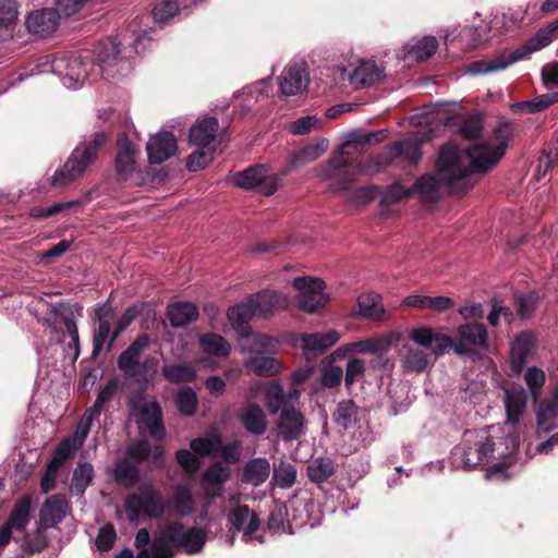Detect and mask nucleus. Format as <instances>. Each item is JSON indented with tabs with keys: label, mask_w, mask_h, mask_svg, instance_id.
<instances>
[{
	"label": "nucleus",
	"mask_w": 558,
	"mask_h": 558,
	"mask_svg": "<svg viewBox=\"0 0 558 558\" xmlns=\"http://www.w3.org/2000/svg\"><path fill=\"white\" fill-rule=\"evenodd\" d=\"M475 173L468 162L462 160L460 148L452 143L441 146L436 173H427L413 184V195L424 204H435L440 198V190L460 194L469 189L468 178Z\"/></svg>",
	"instance_id": "obj_1"
},
{
	"label": "nucleus",
	"mask_w": 558,
	"mask_h": 558,
	"mask_svg": "<svg viewBox=\"0 0 558 558\" xmlns=\"http://www.w3.org/2000/svg\"><path fill=\"white\" fill-rule=\"evenodd\" d=\"M518 129L513 121L501 120L493 130V140L496 145L488 142L460 148L462 160L468 162L475 173H486L505 156L509 142L514 137Z\"/></svg>",
	"instance_id": "obj_2"
},
{
	"label": "nucleus",
	"mask_w": 558,
	"mask_h": 558,
	"mask_svg": "<svg viewBox=\"0 0 558 558\" xmlns=\"http://www.w3.org/2000/svg\"><path fill=\"white\" fill-rule=\"evenodd\" d=\"M365 150L359 133L351 134L328 162L319 166V175L324 180L336 179L331 185L333 193L349 191L355 181V171L351 166Z\"/></svg>",
	"instance_id": "obj_3"
},
{
	"label": "nucleus",
	"mask_w": 558,
	"mask_h": 558,
	"mask_svg": "<svg viewBox=\"0 0 558 558\" xmlns=\"http://www.w3.org/2000/svg\"><path fill=\"white\" fill-rule=\"evenodd\" d=\"M110 135L106 132H96L92 138L78 144L71 153L61 169H58L52 179V186H65L83 175L96 162L101 149L106 147Z\"/></svg>",
	"instance_id": "obj_4"
},
{
	"label": "nucleus",
	"mask_w": 558,
	"mask_h": 558,
	"mask_svg": "<svg viewBox=\"0 0 558 558\" xmlns=\"http://www.w3.org/2000/svg\"><path fill=\"white\" fill-rule=\"evenodd\" d=\"M558 37V17L549 23L546 27L538 29V32L527 39V41L517 50L507 53H501L490 60H481L473 62L471 69L476 74H487L505 70L509 65L524 59L529 54L547 47L555 38Z\"/></svg>",
	"instance_id": "obj_5"
},
{
	"label": "nucleus",
	"mask_w": 558,
	"mask_h": 558,
	"mask_svg": "<svg viewBox=\"0 0 558 558\" xmlns=\"http://www.w3.org/2000/svg\"><path fill=\"white\" fill-rule=\"evenodd\" d=\"M495 442L484 430H466L461 444L450 456L451 464L457 469L473 470L487 462L493 456Z\"/></svg>",
	"instance_id": "obj_6"
},
{
	"label": "nucleus",
	"mask_w": 558,
	"mask_h": 558,
	"mask_svg": "<svg viewBox=\"0 0 558 558\" xmlns=\"http://www.w3.org/2000/svg\"><path fill=\"white\" fill-rule=\"evenodd\" d=\"M125 509L130 521H136L141 513L159 519L166 513L165 498L159 489L151 484H142L138 494H130L125 499Z\"/></svg>",
	"instance_id": "obj_7"
},
{
	"label": "nucleus",
	"mask_w": 558,
	"mask_h": 558,
	"mask_svg": "<svg viewBox=\"0 0 558 558\" xmlns=\"http://www.w3.org/2000/svg\"><path fill=\"white\" fill-rule=\"evenodd\" d=\"M280 175V173H270L263 165H255L235 173L233 183L240 189L270 196L279 187Z\"/></svg>",
	"instance_id": "obj_8"
},
{
	"label": "nucleus",
	"mask_w": 558,
	"mask_h": 558,
	"mask_svg": "<svg viewBox=\"0 0 558 558\" xmlns=\"http://www.w3.org/2000/svg\"><path fill=\"white\" fill-rule=\"evenodd\" d=\"M457 337L454 353L459 356L477 360L481 356L477 349L487 350L489 347L487 327L478 322L461 324L457 328Z\"/></svg>",
	"instance_id": "obj_9"
},
{
	"label": "nucleus",
	"mask_w": 558,
	"mask_h": 558,
	"mask_svg": "<svg viewBox=\"0 0 558 558\" xmlns=\"http://www.w3.org/2000/svg\"><path fill=\"white\" fill-rule=\"evenodd\" d=\"M293 287L300 292L298 305L301 310L313 313L324 307L329 298L323 292L325 282L318 278L296 277Z\"/></svg>",
	"instance_id": "obj_10"
},
{
	"label": "nucleus",
	"mask_w": 558,
	"mask_h": 558,
	"mask_svg": "<svg viewBox=\"0 0 558 558\" xmlns=\"http://www.w3.org/2000/svg\"><path fill=\"white\" fill-rule=\"evenodd\" d=\"M229 531L232 534L243 532L242 539L247 543L251 536L258 531L260 520L258 514L251 510L247 505H238L227 515ZM230 545L234 543V535L229 541Z\"/></svg>",
	"instance_id": "obj_11"
},
{
	"label": "nucleus",
	"mask_w": 558,
	"mask_h": 558,
	"mask_svg": "<svg viewBox=\"0 0 558 558\" xmlns=\"http://www.w3.org/2000/svg\"><path fill=\"white\" fill-rule=\"evenodd\" d=\"M277 433L283 441L300 439L306 434L305 415L294 405H284L277 422Z\"/></svg>",
	"instance_id": "obj_12"
},
{
	"label": "nucleus",
	"mask_w": 558,
	"mask_h": 558,
	"mask_svg": "<svg viewBox=\"0 0 558 558\" xmlns=\"http://www.w3.org/2000/svg\"><path fill=\"white\" fill-rule=\"evenodd\" d=\"M140 423L144 424L154 440L162 441L166 438L163 411L158 400L144 402L140 407Z\"/></svg>",
	"instance_id": "obj_13"
},
{
	"label": "nucleus",
	"mask_w": 558,
	"mask_h": 558,
	"mask_svg": "<svg viewBox=\"0 0 558 558\" xmlns=\"http://www.w3.org/2000/svg\"><path fill=\"white\" fill-rule=\"evenodd\" d=\"M177 149V138L173 133L168 131L151 136L146 145L148 161L151 165L165 162L175 155Z\"/></svg>",
	"instance_id": "obj_14"
},
{
	"label": "nucleus",
	"mask_w": 558,
	"mask_h": 558,
	"mask_svg": "<svg viewBox=\"0 0 558 558\" xmlns=\"http://www.w3.org/2000/svg\"><path fill=\"white\" fill-rule=\"evenodd\" d=\"M138 154V147L126 135L118 136L114 169L121 179H126L129 174L135 171Z\"/></svg>",
	"instance_id": "obj_15"
},
{
	"label": "nucleus",
	"mask_w": 558,
	"mask_h": 558,
	"mask_svg": "<svg viewBox=\"0 0 558 558\" xmlns=\"http://www.w3.org/2000/svg\"><path fill=\"white\" fill-rule=\"evenodd\" d=\"M535 337L531 331L520 332L511 343L509 367L512 375H520L526 364L527 356L535 347Z\"/></svg>",
	"instance_id": "obj_16"
},
{
	"label": "nucleus",
	"mask_w": 558,
	"mask_h": 558,
	"mask_svg": "<svg viewBox=\"0 0 558 558\" xmlns=\"http://www.w3.org/2000/svg\"><path fill=\"white\" fill-rule=\"evenodd\" d=\"M60 14L56 9H41L31 12L26 17V28L31 34L41 37L52 34L59 25Z\"/></svg>",
	"instance_id": "obj_17"
},
{
	"label": "nucleus",
	"mask_w": 558,
	"mask_h": 558,
	"mask_svg": "<svg viewBox=\"0 0 558 558\" xmlns=\"http://www.w3.org/2000/svg\"><path fill=\"white\" fill-rule=\"evenodd\" d=\"M278 81L280 92L283 95L293 96L301 93L308 83L306 65L304 63L288 65L278 77Z\"/></svg>",
	"instance_id": "obj_18"
},
{
	"label": "nucleus",
	"mask_w": 558,
	"mask_h": 558,
	"mask_svg": "<svg viewBox=\"0 0 558 558\" xmlns=\"http://www.w3.org/2000/svg\"><path fill=\"white\" fill-rule=\"evenodd\" d=\"M69 510L64 495L54 494L47 498L39 512V524L43 527H54L63 521Z\"/></svg>",
	"instance_id": "obj_19"
},
{
	"label": "nucleus",
	"mask_w": 558,
	"mask_h": 558,
	"mask_svg": "<svg viewBox=\"0 0 558 558\" xmlns=\"http://www.w3.org/2000/svg\"><path fill=\"white\" fill-rule=\"evenodd\" d=\"M150 343V336L148 333L140 335L123 352L120 353L117 360L118 368L124 373L134 374L140 365V356L142 352L148 348Z\"/></svg>",
	"instance_id": "obj_20"
},
{
	"label": "nucleus",
	"mask_w": 558,
	"mask_h": 558,
	"mask_svg": "<svg viewBox=\"0 0 558 558\" xmlns=\"http://www.w3.org/2000/svg\"><path fill=\"white\" fill-rule=\"evenodd\" d=\"M219 122L215 117H205L191 128L190 143L202 148L213 147L216 141Z\"/></svg>",
	"instance_id": "obj_21"
},
{
	"label": "nucleus",
	"mask_w": 558,
	"mask_h": 558,
	"mask_svg": "<svg viewBox=\"0 0 558 558\" xmlns=\"http://www.w3.org/2000/svg\"><path fill=\"white\" fill-rule=\"evenodd\" d=\"M255 314H257V310L252 295L246 302L231 306L227 312L228 319L232 326L241 332L242 337H247L252 332L248 323Z\"/></svg>",
	"instance_id": "obj_22"
},
{
	"label": "nucleus",
	"mask_w": 558,
	"mask_h": 558,
	"mask_svg": "<svg viewBox=\"0 0 558 558\" xmlns=\"http://www.w3.org/2000/svg\"><path fill=\"white\" fill-rule=\"evenodd\" d=\"M242 426L252 435L260 436L268 428L267 416L260 405L250 403L243 407L239 414Z\"/></svg>",
	"instance_id": "obj_23"
},
{
	"label": "nucleus",
	"mask_w": 558,
	"mask_h": 558,
	"mask_svg": "<svg viewBox=\"0 0 558 558\" xmlns=\"http://www.w3.org/2000/svg\"><path fill=\"white\" fill-rule=\"evenodd\" d=\"M111 475L113 481L125 489L135 487L141 480L140 468L130 459L124 457L114 461Z\"/></svg>",
	"instance_id": "obj_24"
},
{
	"label": "nucleus",
	"mask_w": 558,
	"mask_h": 558,
	"mask_svg": "<svg viewBox=\"0 0 558 558\" xmlns=\"http://www.w3.org/2000/svg\"><path fill=\"white\" fill-rule=\"evenodd\" d=\"M384 77V68L378 66L375 61H361L350 75V83L355 88H361L379 83Z\"/></svg>",
	"instance_id": "obj_25"
},
{
	"label": "nucleus",
	"mask_w": 558,
	"mask_h": 558,
	"mask_svg": "<svg viewBox=\"0 0 558 558\" xmlns=\"http://www.w3.org/2000/svg\"><path fill=\"white\" fill-rule=\"evenodd\" d=\"M558 417V385L554 388L550 398L539 402L536 410V423L538 433H549L555 425L551 421Z\"/></svg>",
	"instance_id": "obj_26"
},
{
	"label": "nucleus",
	"mask_w": 558,
	"mask_h": 558,
	"mask_svg": "<svg viewBox=\"0 0 558 558\" xmlns=\"http://www.w3.org/2000/svg\"><path fill=\"white\" fill-rule=\"evenodd\" d=\"M247 373L259 377H271L280 373L281 363L274 354L250 355L244 363Z\"/></svg>",
	"instance_id": "obj_27"
},
{
	"label": "nucleus",
	"mask_w": 558,
	"mask_h": 558,
	"mask_svg": "<svg viewBox=\"0 0 558 558\" xmlns=\"http://www.w3.org/2000/svg\"><path fill=\"white\" fill-rule=\"evenodd\" d=\"M339 339L340 335L336 330L303 333L300 337V345L304 351L323 353L336 344Z\"/></svg>",
	"instance_id": "obj_28"
},
{
	"label": "nucleus",
	"mask_w": 558,
	"mask_h": 558,
	"mask_svg": "<svg viewBox=\"0 0 558 558\" xmlns=\"http://www.w3.org/2000/svg\"><path fill=\"white\" fill-rule=\"evenodd\" d=\"M257 313L267 316L288 305L287 296L275 290H263L252 295Z\"/></svg>",
	"instance_id": "obj_29"
},
{
	"label": "nucleus",
	"mask_w": 558,
	"mask_h": 558,
	"mask_svg": "<svg viewBox=\"0 0 558 558\" xmlns=\"http://www.w3.org/2000/svg\"><path fill=\"white\" fill-rule=\"evenodd\" d=\"M270 474V463L265 458H254L248 460L242 472V482L253 486L264 484Z\"/></svg>",
	"instance_id": "obj_30"
},
{
	"label": "nucleus",
	"mask_w": 558,
	"mask_h": 558,
	"mask_svg": "<svg viewBox=\"0 0 558 558\" xmlns=\"http://www.w3.org/2000/svg\"><path fill=\"white\" fill-rule=\"evenodd\" d=\"M167 317L172 327H184L197 319L198 308L191 302H178L168 306Z\"/></svg>",
	"instance_id": "obj_31"
},
{
	"label": "nucleus",
	"mask_w": 558,
	"mask_h": 558,
	"mask_svg": "<svg viewBox=\"0 0 558 558\" xmlns=\"http://www.w3.org/2000/svg\"><path fill=\"white\" fill-rule=\"evenodd\" d=\"M325 149L324 142L301 148L287 161L284 168L280 171V174L286 175L288 172L316 160L324 154Z\"/></svg>",
	"instance_id": "obj_32"
},
{
	"label": "nucleus",
	"mask_w": 558,
	"mask_h": 558,
	"mask_svg": "<svg viewBox=\"0 0 558 558\" xmlns=\"http://www.w3.org/2000/svg\"><path fill=\"white\" fill-rule=\"evenodd\" d=\"M161 375L171 384H191L197 377L196 369L189 363H166L161 367Z\"/></svg>",
	"instance_id": "obj_33"
},
{
	"label": "nucleus",
	"mask_w": 558,
	"mask_h": 558,
	"mask_svg": "<svg viewBox=\"0 0 558 558\" xmlns=\"http://www.w3.org/2000/svg\"><path fill=\"white\" fill-rule=\"evenodd\" d=\"M558 101V93L553 94H543L537 97H535L532 100H524V101H518L513 102L509 106V109L513 113H521V114H535L541 111H544L551 105Z\"/></svg>",
	"instance_id": "obj_34"
},
{
	"label": "nucleus",
	"mask_w": 558,
	"mask_h": 558,
	"mask_svg": "<svg viewBox=\"0 0 558 558\" xmlns=\"http://www.w3.org/2000/svg\"><path fill=\"white\" fill-rule=\"evenodd\" d=\"M95 476L94 466L89 462H78L73 470L70 492L72 495L83 497Z\"/></svg>",
	"instance_id": "obj_35"
},
{
	"label": "nucleus",
	"mask_w": 558,
	"mask_h": 558,
	"mask_svg": "<svg viewBox=\"0 0 558 558\" xmlns=\"http://www.w3.org/2000/svg\"><path fill=\"white\" fill-rule=\"evenodd\" d=\"M438 48V41L433 36H425L415 44L408 46L404 54L405 60L424 62L430 59Z\"/></svg>",
	"instance_id": "obj_36"
},
{
	"label": "nucleus",
	"mask_w": 558,
	"mask_h": 558,
	"mask_svg": "<svg viewBox=\"0 0 558 558\" xmlns=\"http://www.w3.org/2000/svg\"><path fill=\"white\" fill-rule=\"evenodd\" d=\"M174 404L181 415L186 417L195 415L198 410L196 391L190 386L179 388L174 396Z\"/></svg>",
	"instance_id": "obj_37"
},
{
	"label": "nucleus",
	"mask_w": 558,
	"mask_h": 558,
	"mask_svg": "<svg viewBox=\"0 0 558 558\" xmlns=\"http://www.w3.org/2000/svg\"><path fill=\"white\" fill-rule=\"evenodd\" d=\"M306 471L310 481L319 485L333 475L335 463L330 458H315L308 462Z\"/></svg>",
	"instance_id": "obj_38"
},
{
	"label": "nucleus",
	"mask_w": 558,
	"mask_h": 558,
	"mask_svg": "<svg viewBox=\"0 0 558 558\" xmlns=\"http://www.w3.org/2000/svg\"><path fill=\"white\" fill-rule=\"evenodd\" d=\"M527 402L526 392L523 389L506 393L507 421L511 424L519 423Z\"/></svg>",
	"instance_id": "obj_39"
},
{
	"label": "nucleus",
	"mask_w": 558,
	"mask_h": 558,
	"mask_svg": "<svg viewBox=\"0 0 558 558\" xmlns=\"http://www.w3.org/2000/svg\"><path fill=\"white\" fill-rule=\"evenodd\" d=\"M171 505L175 513L181 517L191 514L195 509V500L191 489L185 485L174 488Z\"/></svg>",
	"instance_id": "obj_40"
},
{
	"label": "nucleus",
	"mask_w": 558,
	"mask_h": 558,
	"mask_svg": "<svg viewBox=\"0 0 558 558\" xmlns=\"http://www.w3.org/2000/svg\"><path fill=\"white\" fill-rule=\"evenodd\" d=\"M74 313L68 303L53 304L49 311L45 314L39 323L44 327H51L54 325H63L64 328L68 326V319H73Z\"/></svg>",
	"instance_id": "obj_41"
},
{
	"label": "nucleus",
	"mask_w": 558,
	"mask_h": 558,
	"mask_svg": "<svg viewBox=\"0 0 558 558\" xmlns=\"http://www.w3.org/2000/svg\"><path fill=\"white\" fill-rule=\"evenodd\" d=\"M360 314L373 320H381L385 314L384 306L380 304V296L374 293L361 294L357 299Z\"/></svg>",
	"instance_id": "obj_42"
},
{
	"label": "nucleus",
	"mask_w": 558,
	"mask_h": 558,
	"mask_svg": "<svg viewBox=\"0 0 558 558\" xmlns=\"http://www.w3.org/2000/svg\"><path fill=\"white\" fill-rule=\"evenodd\" d=\"M199 343L206 353L218 357L229 355L231 350L230 344L222 336L213 332L203 335Z\"/></svg>",
	"instance_id": "obj_43"
},
{
	"label": "nucleus",
	"mask_w": 558,
	"mask_h": 558,
	"mask_svg": "<svg viewBox=\"0 0 558 558\" xmlns=\"http://www.w3.org/2000/svg\"><path fill=\"white\" fill-rule=\"evenodd\" d=\"M48 527L39 526L24 536L22 548L27 555H35L44 551L49 546V538L46 533Z\"/></svg>",
	"instance_id": "obj_44"
},
{
	"label": "nucleus",
	"mask_w": 558,
	"mask_h": 558,
	"mask_svg": "<svg viewBox=\"0 0 558 558\" xmlns=\"http://www.w3.org/2000/svg\"><path fill=\"white\" fill-rule=\"evenodd\" d=\"M153 453V445L148 439L141 438L131 441L125 448V459H130L137 466L149 460Z\"/></svg>",
	"instance_id": "obj_45"
},
{
	"label": "nucleus",
	"mask_w": 558,
	"mask_h": 558,
	"mask_svg": "<svg viewBox=\"0 0 558 558\" xmlns=\"http://www.w3.org/2000/svg\"><path fill=\"white\" fill-rule=\"evenodd\" d=\"M295 504V500H289L283 506H276L268 517V529L275 532H282L284 530L286 517L288 523L290 524L291 512L296 511Z\"/></svg>",
	"instance_id": "obj_46"
},
{
	"label": "nucleus",
	"mask_w": 558,
	"mask_h": 558,
	"mask_svg": "<svg viewBox=\"0 0 558 558\" xmlns=\"http://www.w3.org/2000/svg\"><path fill=\"white\" fill-rule=\"evenodd\" d=\"M359 409L353 400H344L338 403L333 413L335 422L347 429L357 421Z\"/></svg>",
	"instance_id": "obj_47"
},
{
	"label": "nucleus",
	"mask_w": 558,
	"mask_h": 558,
	"mask_svg": "<svg viewBox=\"0 0 558 558\" xmlns=\"http://www.w3.org/2000/svg\"><path fill=\"white\" fill-rule=\"evenodd\" d=\"M174 554V548L159 535L151 542L150 550L138 551L136 558H172Z\"/></svg>",
	"instance_id": "obj_48"
},
{
	"label": "nucleus",
	"mask_w": 558,
	"mask_h": 558,
	"mask_svg": "<svg viewBox=\"0 0 558 558\" xmlns=\"http://www.w3.org/2000/svg\"><path fill=\"white\" fill-rule=\"evenodd\" d=\"M279 341L264 333H257L253 336L252 343L250 345L251 355L258 354H275L278 351Z\"/></svg>",
	"instance_id": "obj_49"
},
{
	"label": "nucleus",
	"mask_w": 558,
	"mask_h": 558,
	"mask_svg": "<svg viewBox=\"0 0 558 558\" xmlns=\"http://www.w3.org/2000/svg\"><path fill=\"white\" fill-rule=\"evenodd\" d=\"M29 512L31 501L24 498L14 506L7 522L19 531L24 530L29 521Z\"/></svg>",
	"instance_id": "obj_50"
},
{
	"label": "nucleus",
	"mask_w": 558,
	"mask_h": 558,
	"mask_svg": "<svg viewBox=\"0 0 558 558\" xmlns=\"http://www.w3.org/2000/svg\"><path fill=\"white\" fill-rule=\"evenodd\" d=\"M428 353L421 349H408L403 357V366L415 373L423 372L428 365Z\"/></svg>",
	"instance_id": "obj_51"
},
{
	"label": "nucleus",
	"mask_w": 558,
	"mask_h": 558,
	"mask_svg": "<svg viewBox=\"0 0 558 558\" xmlns=\"http://www.w3.org/2000/svg\"><path fill=\"white\" fill-rule=\"evenodd\" d=\"M558 166V138L548 142L542 149L538 158V169H543V174Z\"/></svg>",
	"instance_id": "obj_52"
},
{
	"label": "nucleus",
	"mask_w": 558,
	"mask_h": 558,
	"mask_svg": "<svg viewBox=\"0 0 558 558\" xmlns=\"http://www.w3.org/2000/svg\"><path fill=\"white\" fill-rule=\"evenodd\" d=\"M230 477V469L221 462L213 463L203 474V481L210 486H220Z\"/></svg>",
	"instance_id": "obj_53"
},
{
	"label": "nucleus",
	"mask_w": 558,
	"mask_h": 558,
	"mask_svg": "<svg viewBox=\"0 0 558 558\" xmlns=\"http://www.w3.org/2000/svg\"><path fill=\"white\" fill-rule=\"evenodd\" d=\"M524 380L531 391L533 399L537 400L546 381L544 371L536 366H531L524 374Z\"/></svg>",
	"instance_id": "obj_54"
},
{
	"label": "nucleus",
	"mask_w": 558,
	"mask_h": 558,
	"mask_svg": "<svg viewBox=\"0 0 558 558\" xmlns=\"http://www.w3.org/2000/svg\"><path fill=\"white\" fill-rule=\"evenodd\" d=\"M206 542V533L201 527H190L186 531L181 548L187 554H196L202 550Z\"/></svg>",
	"instance_id": "obj_55"
},
{
	"label": "nucleus",
	"mask_w": 558,
	"mask_h": 558,
	"mask_svg": "<svg viewBox=\"0 0 558 558\" xmlns=\"http://www.w3.org/2000/svg\"><path fill=\"white\" fill-rule=\"evenodd\" d=\"M215 147L202 148L191 154L186 159V167L190 171L204 169L214 158Z\"/></svg>",
	"instance_id": "obj_56"
},
{
	"label": "nucleus",
	"mask_w": 558,
	"mask_h": 558,
	"mask_svg": "<svg viewBox=\"0 0 558 558\" xmlns=\"http://www.w3.org/2000/svg\"><path fill=\"white\" fill-rule=\"evenodd\" d=\"M19 16L16 0H0V27L9 29L15 25Z\"/></svg>",
	"instance_id": "obj_57"
},
{
	"label": "nucleus",
	"mask_w": 558,
	"mask_h": 558,
	"mask_svg": "<svg viewBox=\"0 0 558 558\" xmlns=\"http://www.w3.org/2000/svg\"><path fill=\"white\" fill-rule=\"evenodd\" d=\"M120 44L116 39L107 38L98 47L97 59L101 63L112 64L120 54Z\"/></svg>",
	"instance_id": "obj_58"
},
{
	"label": "nucleus",
	"mask_w": 558,
	"mask_h": 558,
	"mask_svg": "<svg viewBox=\"0 0 558 558\" xmlns=\"http://www.w3.org/2000/svg\"><path fill=\"white\" fill-rule=\"evenodd\" d=\"M187 529L181 522H173L168 524L160 535L173 547L181 548Z\"/></svg>",
	"instance_id": "obj_59"
},
{
	"label": "nucleus",
	"mask_w": 558,
	"mask_h": 558,
	"mask_svg": "<svg viewBox=\"0 0 558 558\" xmlns=\"http://www.w3.org/2000/svg\"><path fill=\"white\" fill-rule=\"evenodd\" d=\"M179 12V4L173 0H158L153 9V17L158 23L172 19Z\"/></svg>",
	"instance_id": "obj_60"
},
{
	"label": "nucleus",
	"mask_w": 558,
	"mask_h": 558,
	"mask_svg": "<svg viewBox=\"0 0 558 558\" xmlns=\"http://www.w3.org/2000/svg\"><path fill=\"white\" fill-rule=\"evenodd\" d=\"M220 445V436H216L215 438L198 437L190 442L191 449L202 457L215 453L216 451H218V446Z\"/></svg>",
	"instance_id": "obj_61"
},
{
	"label": "nucleus",
	"mask_w": 558,
	"mask_h": 558,
	"mask_svg": "<svg viewBox=\"0 0 558 558\" xmlns=\"http://www.w3.org/2000/svg\"><path fill=\"white\" fill-rule=\"evenodd\" d=\"M266 405L271 414H277L284 405H289L281 386H272L267 389Z\"/></svg>",
	"instance_id": "obj_62"
},
{
	"label": "nucleus",
	"mask_w": 558,
	"mask_h": 558,
	"mask_svg": "<svg viewBox=\"0 0 558 558\" xmlns=\"http://www.w3.org/2000/svg\"><path fill=\"white\" fill-rule=\"evenodd\" d=\"M274 477L281 488H289L296 482V469L291 463L281 462L274 470Z\"/></svg>",
	"instance_id": "obj_63"
},
{
	"label": "nucleus",
	"mask_w": 558,
	"mask_h": 558,
	"mask_svg": "<svg viewBox=\"0 0 558 558\" xmlns=\"http://www.w3.org/2000/svg\"><path fill=\"white\" fill-rule=\"evenodd\" d=\"M366 372L365 362L362 359L352 357L345 367L344 383L349 389L355 381L361 380Z\"/></svg>",
	"instance_id": "obj_64"
}]
</instances>
